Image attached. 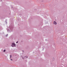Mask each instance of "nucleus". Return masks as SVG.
<instances>
[{
    "instance_id": "nucleus-1",
    "label": "nucleus",
    "mask_w": 67,
    "mask_h": 67,
    "mask_svg": "<svg viewBox=\"0 0 67 67\" xmlns=\"http://www.w3.org/2000/svg\"><path fill=\"white\" fill-rule=\"evenodd\" d=\"M53 24H55V25H56V24H57V23H56V21H54L53 22Z\"/></svg>"
},
{
    "instance_id": "nucleus-2",
    "label": "nucleus",
    "mask_w": 67,
    "mask_h": 67,
    "mask_svg": "<svg viewBox=\"0 0 67 67\" xmlns=\"http://www.w3.org/2000/svg\"><path fill=\"white\" fill-rule=\"evenodd\" d=\"M12 45H14V46H15V44L14 43H12Z\"/></svg>"
},
{
    "instance_id": "nucleus-3",
    "label": "nucleus",
    "mask_w": 67,
    "mask_h": 67,
    "mask_svg": "<svg viewBox=\"0 0 67 67\" xmlns=\"http://www.w3.org/2000/svg\"><path fill=\"white\" fill-rule=\"evenodd\" d=\"M52 60H54V59H54V58H52Z\"/></svg>"
},
{
    "instance_id": "nucleus-4",
    "label": "nucleus",
    "mask_w": 67,
    "mask_h": 67,
    "mask_svg": "<svg viewBox=\"0 0 67 67\" xmlns=\"http://www.w3.org/2000/svg\"><path fill=\"white\" fill-rule=\"evenodd\" d=\"M3 52H5V50H4Z\"/></svg>"
},
{
    "instance_id": "nucleus-5",
    "label": "nucleus",
    "mask_w": 67,
    "mask_h": 67,
    "mask_svg": "<svg viewBox=\"0 0 67 67\" xmlns=\"http://www.w3.org/2000/svg\"><path fill=\"white\" fill-rule=\"evenodd\" d=\"M10 58H11L12 57V56L11 55H10Z\"/></svg>"
},
{
    "instance_id": "nucleus-6",
    "label": "nucleus",
    "mask_w": 67,
    "mask_h": 67,
    "mask_svg": "<svg viewBox=\"0 0 67 67\" xmlns=\"http://www.w3.org/2000/svg\"><path fill=\"white\" fill-rule=\"evenodd\" d=\"M10 60H12V61L13 60L12 59H11Z\"/></svg>"
},
{
    "instance_id": "nucleus-7",
    "label": "nucleus",
    "mask_w": 67,
    "mask_h": 67,
    "mask_svg": "<svg viewBox=\"0 0 67 67\" xmlns=\"http://www.w3.org/2000/svg\"><path fill=\"white\" fill-rule=\"evenodd\" d=\"M18 43V42H16V43Z\"/></svg>"
},
{
    "instance_id": "nucleus-8",
    "label": "nucleus",
    "mask_w": 67,
    "mask_h": 67,
    "mask_svg": "<svg viewBox=\"0 0 67 67\" xmlns=\"http://www.w3.org/2000/svg\"><path fill=\"white\" fill-rule=\"evenodd\" d=\"M8 36V35H6V36Z\"/></svg>"
},
{
    "instance_id": "nucleus-9",
    "label": "nucleus",
    "mask_w": 67,
    "mask_h": 67,
    "mask_svg": "<svg viewBox=\"0 0 67 67\" xmlns=\"http://www.w3.org/2000/svg\"><path fill=\"white\" fill-rule=\"evenodd\" d=\"M12 45H12V47H13V46H12Z\"/></svg>"
},
{
    "instance_id": "nucleus-10",
    "label": "nucleus",
    "mask_w": 67,
    "mask_h": 67,
    "mask_svg": "<svg viewBox=\"0 0 67 67\" xmlns=\"http://www.w3.org/2000/svg\"><path fill=\"white\" fill-rule=\"evenodd\" d=\"M23 52H24V51H23Z\"/></svg>"
},
{
    "instance_id": "nucleus-11",
    "label": "nucleus",
    "mask_w": 67,
    "mask_h": 67,
    "mask_svg": "<svg viewBox=\"0 0 67 67\" xmlns=\"http://www.w3.org/2000/svg\"><path fill=\"white\" fill-rule=\"evenodd\" d=\"M27 58V57L26 58Z\"/></svg>"
}]
</instances>
